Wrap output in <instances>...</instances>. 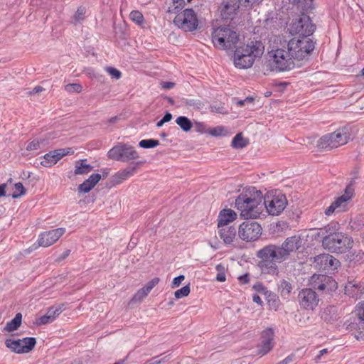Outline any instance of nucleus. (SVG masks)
Wrapping results in <instances>:
<instances>
[{
    "label": "nucleus",
    "instance_id": "1",
    "mask_svg": "<svg viewBox=\"0 0 364 364\" xmlns=\"http://www.w3.org/2000/svg\"><path fill=\"white\" fill-rule=\"evenodd\" d=\"M262 64L267 72L282 73L295 67V61L307 59L314 49L313 41L296 40L284 35L272 36Z\"/></svg>",
    "mask_w": 364,
    "mask_h": 364
},
{
    "label": "nucleus",
    "instance_id": "2",
    "mask_svg": "<svg viewBox=\"0 0 364 364\" xmlns=\"http://www.w3.org/2000/svg\"><path fill=\"white\" fill-rule=\"evenodd\" d=\"M302 245L299 235L287 237L281 245H268L257 252V257L259 259L258 267L263 274L277 275L279 269L277 263L288 259Z\"/></svg>",
    "mask_w": 364,
    "mask_h": 364
},
{
    "label": "nucleus",
    "instance_id": "3",
    "mask_svg": "<svg viewBox=\"0 0 364 364\" xmlns=\"http://www.w3.org/2000/svg\"><path fill=\"white\" fill-rule=\"evenodd\" d=\"M235 206L245 219L259 217L264 210L262 192L252 188L242 193L235 200Z\"/></svg>",
    "mask_w": 364,
    "mask_h": 364
},
{
    "label": "nucleus",
    "instance_id": "4",
    "mask_svg": "<svg viewBox=\"0 0 364 364\" xmlns=\"http://www.w3.org/2000/svg\"><path fill=\"white\" fill-rule=\"evenodd\" d=\"M233 57L234 65L240 69L250 68L256 58H261L264 52V44L262 41L255 40L247 44L237 46Z\"/></svg>",
    "mask_w": 364,
    "mask_h": 364
},
{
    "label": "nucleus",
    "instance_id": "5",
    "mask_svg": "<svg viewBox=\"0 0 364 364\" xmlns=\"http://www.w3.org/2000/svg\"><path fill=\"white\" fill-rule=\"evenodd\" d=\"M326 235L323 237L322 246L333 253L342 254L353 247V240L341 232H331V228L326 230Z\"/></svg>",
    "mask_w": 364,
    "mask_h": 364
},
{
    "label": "nucleus",
    "instance_id": "6",
    "mask_svg": "<svg viewBox=\"0 0 364 364\" xmlns=\"http://www.w3.org/2000/svg\"><path fill=\"white\" fill-rule=\"evenodd\" d=\"M238 37L236 31L225 26L218 27L212 33V41L220 49L233 50L238 43Z\"/></svg>",
    "mask_w": 364,
    "mask_h": 364
},
{
    "label": "nucleus",
    "instance_id": "7",
    "mask_svg": "<svg viewBox=\"0 0 364 364\" xmlns=\"http://www.w3.org/2000/svg\"><path fill=\"white\" fill-rule=\"evenodd\" d=\"M349 133L345 129H338L333 133L326 134L317 141V147L322 150H331L348 143Z\"/></svg>",
    "mask_w": 364,
    "mask_h": 364
},
{
    "label": "nucleus",
    "instance_id": "8",
    "mask_svg": "<svg viewBox=\"0 0 364 364\" xmlns=\"http://www.w3.org/2000/svg\"><path fill=\"white\" fill-rule=\"evenodd\" d=\"M289 33L292 35H299V37H295L296 40H307L312 41L309 36L314 33L315 30L314 25L312 24L309 16L302 14L299 18L293 21L289 27Z\"/></svg>",
    "mask_w": 364,
    "mask_h": 364
},
{
    "label": "nucleus",
    "instance_id": "9",
    "mask_svg": "<svg viewBox=\"0 0 364 364\" xmlns=\"http://www.w3.org/2000/svg\"><path fill=\"white\" fill-rule=\"evenodd\" d=\"M354 195L353 183H350L345 188L344 193L338 197L324 211L326 216H331L334 213L344 212L348 209V205Z\"/></svg>",
    "mask_w": 364,
    "mask_h": 364
},
{
    "label": "nucleus",
    "instance_id": "10",
    "mask_svg": "<svg viewBox=\"0 0 364 364\" xmlns=\"http://www.w3.org/2000/svg\"><path fill=\"white\" fill-rule=\"evenodd\" d=\"M109 159L119 161H129L138 159L139 154L135 149L127 144L119 143L107 153Z\"/></svg>",
    "mask_w": 364,
    "mask_h": 364
},
{
    "label": "nucleus",
    "instance_id": "11",
    "mask_svg": "<svg viewBox=\"0 0 364 364\" xmlns=\"http://www.w3.org/2000/svg\"><path fill=\"white\" fill-rule=\"evenodd\" d=\"M173 23L180 29L186 32L195 31L198 25L196 14L191 9H185L183 12L178 14L173 20Z\"/></svg>",
    "mask_w": 364,
    "mask_h": 364
},
{
    "label": "nucleus",
    "instance_id": "12",
    "mask_svg": "<svg viewBox=\"0 0 364 364\" xmlns=\"http://www.w3.org/2000/svg\"><path fill=\"white\" fill-rule=\"evenodd\" d=\"M264 208L272 215H279L286 208L287 199L282 193L270 195L263 198Z\"/></svg>",
    "mask_w": 364,
    "mask_h": 364
},
{
    "label": "nucleus",
    "instance_id": "13",
    "mask_svg": "<svg viewBox=\"0 0 364 364\" xmlns=\"http://www.w3.org/2000/svg\"><path fill=\"white\" fill-rule=\"evenodd\" d=\"M262 232L261 225L257 222L245 221L241 223L238 229V235L245 242L258 240Z\"/></svg>",
    "mask_w": 364,
    "mask_h": 364
},
{
    "label": "nucleus",
    "instance_id": "14",
    "mask_svg": "<svg viewBox=\"0 0 364 364\" xmlns=\"http://www.w3.org/2000/svg\"><path fill=\"white\" fill-rule=\"evenodd\" d=\"M356 321L350 323L346 327V329L355 330V338L358 341H364V301L360 302L356 307Z\"/></svg>",
    "mask_w": 364,
    "mask_h": 364
},
{
    "label": "nucleus",
    "instance_id": "15",
    "mask_svg": "<svg viewBox=\"0 0 364 364\" xmlns=\"http://www.w3.org/2000/svg\"><path fill=\"white\" fill-rule=\"evenodd\" d=\"M298 299L300 306L305 309L313 310L318 303V295L311 289H304L300 291Z\"/></svg>",
    "mask_w": 364,
    "mask_h": 364
},
{
    "label": "nucleus",
    "instance_id": "16",
    "mask_svg": "<svg viewBox=\"0 0 364 364\" xmlns=\"http://www.w3.org/2000/svg\"><path fill=\"white\" fill-rule=\"evenodd\" d=\"M65 229L63 228L42 232L38 239V246L48 247L57 242L65 233Z\"/></svg>",
    "mask_w": 364,
    "mask_h": 364
},
{
    "label": "nucleus",
    "instance_id": "17",
    "mask_svg": "<svg viewBox=\"0 0 364 364\" xmlns=\"http://www.w3.org/2000/svg\"><path fill=\"white\" fill-rule=\"evenodd\" d=\"M240 6L239 0H223L219 8L222 18L223 19H232Z\"/></svg>",
    "mask_w": 364,
    "mask_h": 364
},
{
    "label": "nucleus",
    "instance_id": "18",
    "mask_svg": "<svg viewBox=\"0 0 364 364\" xmlns=\"http://www.w3.org/2000/svg\"><path fill=\"white\" fill-rule=\"evenodd\" d=\"M63 310H65L64 304H60L59 306L55 309H54V307L49 308L45 315L41 316L36 320V325H46L53 322L56 318V317H58L63 312Z\"/></svg>",
    "mask_w": 364,
    "mask_h": 364
},
{
    "label": "nucleus",
    "instance_id": "19",
    "mask_svg": "<svg viewBox=\"0 0 364 364\" xmlns=\"http://www.w3.org/2000/svg\"><path fill=\"white\" fill-rule=\"evenodd\" d=\"M274 331L272 328H267L262 333V343L259 353L264 355L269 352L273 348Z\"/></svg>",
    "mask_w": 364,
    "mask_h": 364
},
{
    "label": "nucleus",
    "instance_id": "20",
    "mask_svg": "<svg viewBox=\"0 0 364 364\" xmlns=\"http://www.w3.org/2000/svg\"><path fill=\"white\" fill-rule=\"evenodd\" d=\"M345 294L355 299L364 294V284L355 281L349 282L345 287Z\"/></svg>",
    "mask_w": 364,
    "mask_h": 364
},
{
    "label": "nucleus",
    "instance_id": "21",
    "mask_svg": "<svg viewBox=\"0 0 364 364\" xmlns=\"http://www.w3.org/2000/svg\"><path fill=\"white\" fill-rule=\"evenodd\" d=\"M218 235L225 245H231L237 236V230L234 226L218 228Z\"/></svg>",
    "mask_w": 364,
    "mask_h": 364
},
{
    "label": "nucleus",
    "instance_id": "22",
    "mask_svg": "<svg viewBox=\"0 0 364 364\" xmlns=\"http://www.w3.org/2000/svg\"><path fill=\"white\" fill-rule=\"evenodd\" d=\"M321 319L327 323H333L340 318V313L335 306H328L321 312Z\"/></svg>",
    "mask_w": 364,
    "mask_h": 364
},
{
    "label": "nucleus",
    "instance_id": "23",
    "mask_svg": "<svg viewBox=\"0 0 364 364\" xmlns=\"http://www.w3.org/2000/svg\"><path fill=\"white\" fill-rule=\"evenodd\" d=\"M236 213L232 209H223L220 210L218 217V228L229 227L228 224L236 218Z\"/></svg>",
    "mask_w": 364,
    "mask_h": 364
},
{
    "label": "nucleus",
    "instance_id": "24",
    "mask_svg": "<svg viewBox=\"0 0 364 364\" xmlns=\"http://www.w3.org/2000/svg\"><path fill=\"white\" fill-rule=\"evenodd\" d=\"M101 179L99 173L92 174L88 179L85 180L78 186L79 192L86 193L90 191Z\"/></svg>",
    "mask_w": 364,
    "mask_h": 364
},
{
    "label": "nucleus",
    "instance_id": "25",
    "mask_svg": "<svg viewBox=\"0 0 364 364\" xmlns=\"http://www.w3.org/2000/svg\"><path fill=\"white\" fill-rule=\"evenodd\" d=\"M136 167H129L122 171H118L112 176V183L114 185L122 183L124 181L128 178L130 176L133 175Z\"/></svg>",
    "mask_w": 364,
    "mask_h": 364
},
{
    "label": "nucleus",
    "instance_id": "26",
    "mask_svg": "<svg viewBox=\"0 0 364 364\" xmlns=\"http://www.w3.org/2000/svg\"><path fill=\"white\" fill-rule=\"evenodd\" d=\"M87 159H81L75 161V175H82L87 174L90 173L93 167L86 164Z\"/></svg>",
    "mask_w": 364,
    "mask_h": 364
},
{
    "label": "nucleus",
    "instance_id": "27",
    "mask_svg": "<svg viewBox=\"0 0 364 364\" xmlns=\"http://www.w3.org/2000/svg\"><path fill=\"white\" fill-rule=\"evenodd\" d=\"M87 9L85 6H80L73 14L70 23L74 26L81 23L86 18Z\"/></svg>",
    "mask_w": 364,
    "mask_h": 364
},
{
    "label": "nucleus",
    "instance_id": "28",
    "mask_svg": "<svg viewBox=\"0 0 364 364\" xmlns=\"http://www.w3.org/2000/svg\"><path fill=\"white\" fill-rule=\"evenodd\" d=\"M21 321L22 314L21 313H18L11 321L6 323V326L4 328V331L12 332L17 330L20 327Z\"/></svg>",
    "mask_w": 364,
    "mask_h": 364
},
{
    "label": "nucleus",
    "instance_id": "29",
    "mask_svg": "<svg viewBox=\"0 0 364 364\" xmlns=\"http://www.w3.org/2000/svg\"><path fill=\"white\" fill-rule=\"evenodd\" d=\"M327 254H321L313 258V266L314 268L319 270L326 271L327 270Z\"/></svg>",
    "mask_w": 364,
    "mask_h": 364
},
{
    "label": "nucleus",
    "instance_id": "30",
    "mask_svg": "<svg viewBox=\"0 0 364 364\" xmlns=\"http://www.w3.org/2000/svg\"><path fill=\"white\" fill-rule=\"evenodd\" d=\"M5 345L7 348H10L13 352H15L18 354L25 353L24 351L21 350H23V346H21V339H6L5 341Z\"/></svg>",
    "mask_w": 364,
    "mask_h": 364
},
{
    "label": "nucleus",
    "instance_id": "31",
    "mask_svg": "<svg viewBox=\"0 0 364 364\" xmlns=\"http://www.w3.org/2000/svg\"><path fill=\"white\" fill-rule=\"evenodd\" d=\"M176 123L180 127V128L186 132H189L193 124L192 122L185 116H180L176 119Z\"/></svg>",
    "mask_w": 364,
    "mask_h": 364
},
{
    "label": "nucleus",
    "instance_id": "32",
    "mask_svg": "<svg viewBox=\"0 0 364 364\" xmlns=\"http://www.w3.org/2000/svg\"><path fill=\"white\" fill-rule=\"evenodd\" d=\"M248 143V139L244 138L242 133H238L233 138L231 146L235 149H242L245 147Z\"/></svg>",
    "mask_w": 364,
    "mask_h": 364
},
{
    "label": "nucleus",
    "instance_id": "33",
    "mask_svg": "<svg viewBox=\"0 0 364 364\" xmlns=\"http://www.w3.org/2000/svg\"><path fill=\"white\" fill-rule=\"evenodd\" d=\"M21 346H23L22 350L24 351L25 353H27L34 348L36 344V340L35 338L33 337H27L21 339Z\"/></svg>",
    "mask_w": 364,
    "mask_h": 364
},
{
    "label": "nucleus",
    "instance_id": "34",
    "mask_svg": "<svg viewBox=\"0 0 364 364\" xmlns=\"http://www.w3.org/2000/svg\"><path fill=\"white\" fill-rule=\"evenodd\" d=\"M349 226L353 230L359 231L364 226V218L362 215H356L349 222Z\"/></svg>",
    "mask_w": 364,
    "mask_h": 364
},
{
    "label": "nucleus",
    "instance_id": "35",
    "mask_svg": "<svg viewBox=\"0 0 364 364\" xmlns=\"http://www.w3.org/2000/svg\"><path fill=\"white\" fill-rule=\"evenodd\" d=\"M54 154L52 153V151H49L48 153L46 154L43 159V160L41 161V164L44 167H50L55 164H57L58 161L55 156H53Z\"/></svg>",
    "mask_w": 364,
    "mask_h": 364
},
{
    "label": "nucleus",
    "instance_id": "36",
    "mask_svg": "<svg viewBox=\"0 0 364 364\" xmlns=\"http://www.w3.org/2000/svg\"><path fill=\"white\" fill-rule=\"evenodd\" d=\"M48 138L36 139L28 143L26 146L27 151H34L40 149L42 144H46Z\"/></svg>",
    "mask_w": 364,
    "mask_h": 364
},
{
    "label": "nucleus",
    "instance_id": "37",
    "mask_svg": "<svg viewBox=\"0 0 364 364\" xmlns=\"http://www.w3.org/2000/svg\"><path fill=\"white\" fill-rule=\"evenodd\" d=\"M327 271H333L340 265V262L332 255H326Z\"/></svg>",
    "mask_w": 364,
    "mask_h": 364
},
{
    "label": "nucleus",
    "instance_id": "38",
    "mask_svg": "<svg viewBox=\"0 0 364 364\" xmlns=\"http://www.w3.org/2000/svg\"><path fill=\"white\" fill-rule=\"evenodd\" d=\"M52 153L54 154L53 156H55L57 161H58L60 160L63 156L73 154L74 151L72 150L71 148H65V149H58L52 151Z\"/></svg>",
    "mask_w": 364,
    "mask_h": 364
},
{
    "label": "nucleus",
    "instance_id": "39",
    "mask_svg": "<svg viewBox=\"0 0 364 364\" xmlns=\"http://www.w3.org/2000/svg\"><path fill=\"white\" fill-rule=\"evenodd\" d=\"M184 0H173V6L168 8V12L177 14L185 6Z\"/></svg>",
    "mask_w": 364,
    "mask_h": 364
},
{
    "label": "nucleus",
    "instance_id": "40",
    "mask_svg": "<svg viewBox=\"0 0 364 364\" xmlns=\"http://www.w3.org/2000/svg\"><path fill=\"white\" fill-rule=\"evenodd\" d=\"M279 288L282 295H288L292 289V286L290 282L285 279L280 281Z\"/></svg>",
    "mask_w": 364,
    "mask_h": 364
},
{
    "label": "nucleus",
    "instance_id": "41",
    "mask_svg": "<svg viewBox=\"0 0 364 364\" xmlns=\"http://www.w3.org/2000/svg\"><path fill=\"white\" fill-rule=\"evenodd\" d=\"M317 279H321V284L317 285V289L319 290H325L327 288L326 284L328 282L336 284V282L332 280L331 277L326 275H318Z\"/></svg>",
    "mask_w": 364,
    "mask_h": 364
},
{
    "label": "nucleus",
    "instance_id": "42",
    "mask_svg": "<svg viewBox=\"0 0 364 364\" xmlns=\"http://www.w3.org/2000/svg\"><path fill=\"white\" fill-rule=\"evenodd\" d=\"M14 188L16 191L12 193L13 198H18L26 194V189L21 183H15Z\"/></svg>",
    "mask_w": 364,
    "mask_h": 364
},
{
    "label": "nucleus",
    "instance_id": "43",
    "mask_svg": "<svg viewBox=\"0 0 364 364\" xmlns=\"http://www.w3.org/2000/svg\"><path fill=\"white\" fill-rule=\"evenodd\" d=\"M208 134L213 136H225L228 134L227 129L222 126H218L213 128H209Z\"/></svg>",
    "mask_w": 364,
    "mask_h": 364
},
{
    "label": "nucleus",
    "instance_id": "44",
    "mask_svg": "<svg viewBox=\"0 0 364 364\" xmlns=\"http://www.w3.org/2000/svg\"><path fill=\"white\" fill-rule=\"evenodd\" d=\"M149 292L143 287L140 289L133 296L131 303L141 302L147 295Z\"/></svg>",
    "mask_w": 364,
    "mask_h": 364
},
{
    "label": "nucleus",
    "instance_id": "45",
    "mask_svg": "<svg viewBox=\"0 0 364 364\" xmlns=\"http://www.w3.org/2000/svg\"><path fill=\"white\" fill-rule=\"evenodd\" d=\"M159 144V141L156 139H143L139 141V146L145 149L154 148Z\"/></svg>",
    "mask_w": 364,
    "mask_h": 364
},
{
    "label": "nucleus",
    "instance_id": "46",
    "mask_svg": "<svg viewBox=\"0 0 364 364\" xmlns=\"http://www.w3.org/2000/svg\"><path fill=\"white\" fill-rule=\"evenodd\" d=\"M191 292L190 284L183 287L181 289L175 291L174 296L176 299H179L182 297L187 296Z\"/></svg>",
    "mask_w": 364,
    "mask_h": 364
},
{
    "label": "nucleus",
    "instance_id": "47",
    "mask_svg": "<svg viewBox=\"0 0 364 364\" xmlns=\"http://www.w3.org/2000/svg\"><path fill=\"white\" fill-rule=\"evenodd\" d=\"M215 269L218 272L216 279L218 282H225L226 280L225 267L223 264H219L216 266Z\"/></svg>",
    "mask_w": 364,
    "mask_h": 364
},
{
    "label": "nucleus",
    "instance_id": "48",
    "mask_svg": "<svg viewBox=\"0 0 364 364\" xmlns=\"http://www.w3.org/2000/svg\"><path fill=\"white\" fill-rule=\"evenodd\" d=\"M82 87L78 83H70L65 86V90L68 92H76L80 93L82 92Z\"/></svg>",
    "mask_w": 364,
    "mask_h": 364
},
{
    "label": "nucleus",
    "instance_id": "49",
    "mask_svg": "<svg viewBox=\"0 0 364 364\" xmlns=\"http://www.w3.org/2000/svg\"><path fill=\"white\" fill-rule=\"evenodd\" d=\"M129 16L132 21L136 22L139 25L141 24L144 21V16L139 11H132L130 13Z\"/></svg>",
    "mask_w": 364,
    "mask_h": 364
},
{
    "label": "nucleus",
    "instance_id": "50",
    "mask_svg": "<svg viewBox=\"0 0 364 364\" xmlns=\"http://www.w3.org/2000/svg\"><path fill=\"white\" fill-rule=\"evenodd\" d=\"M194 127L197 132L200 134H208L209 128L205 123L201 122H195Z\"/></svg>",
    "mask_w": 364,
    "mask_h": 364
},
{
    "label": "nucleus",
    "instance_id": "51",
    "mask_svg": "<svg viewBox=\"0 0 364 364\" xmlns=\"http://www.w3.org/2000/svg\"><path fill=\"white\" fill-rule=\"evenodd\" d=\"M260 0H239L240 6L246 9H251L259 3Z\"/></svg>",
    "mask_w": 364,
    "mask_h": 364
},
{
    "label": "nucleus",
    "instance_id": "52",
    "mask_svg": "<svg viewBox=\"0 0 364 364\" xmlns=\"http://www.w3.org/2000/svg\"><path fill=\"white\" fill-rule=\"evenodd\" d=\"M168 360V356L159 359V356L154 357L146 360L144 364H161Z\"/></svg>",
    "mask_w": 364,
    "mask_h": 364
},
{
    "label": "nucleus",
    "instance_id": "53",
    "mask_svg": "<svg viewBox=\"0 0 364 364\" xmlns=\"http://www.w3.org/2000/svg\"><path fill=\"white\" fill-rule=\"evenodd\" d=\"M107 73L113 77L117 80L119 79L121 77V72L116 68L108 67L107 68Z\"/></svg>",
    "mask_w": 364,
    "mask_h": 364
},
{
    "label": "nucleus",
    "instance_id": "54",
    "mask_svg": "<svg viewBox=\"0 0 364 364\" xmlns=\"http://www.w3.org/2000/svg\"><path fill=\"white\" fill-rule=\"evenodd\" d=\"M159 282V278L156 277L149 281L144 288L149 293L151 291V290Z\"/></svg>",
    "mask_w": 364,
    "mask_h": 364
},
{
    "label": "nucleus",
    "instance_id": "55",
    "mask_svg": "<svg viewBox=\"0 0 364 364\" xmlns=\"http://www.w3.org/2000/svg\"><path fill=\"white\" fill-rule=\"evenodd\" d=\"M185 279L184 275H180L173 279L171 283V288L174 289L180 286L181 282Z\"/></svg>",
    "mask_w": 364,
    "mask_h": 364
},
{
    "label": "nucleus",
    "instance_id": "56",
    "mask_svg": "<svg viewBox=\"0 0 364 364\" xmlns=\"http://www.w3.org/2000/svg\"><path fill=\"white\" fill-rule=\"evenodd\" d=\"M161 87L164 90L172 89L175 87L176 84L172 82H161L160 83Z\"/></svg>",
    "mask_w": 364,
    "mask_h": 364
},
{
    "label": "nucleus",
    "instance_id": "57",
    "mask_svg": "<svg viewBox=\"0 0 364 364\" xmlns=\"http://www.w3.org/2000/svg\"><path fill=\"white\" fill-rule=\"evenodd\" d=\"M312 1L313 0H292V2L294 4H299V5H301V6H309V5L312 3Z\"/></svg>",
    "mask_w": 364,
    "mask_h": 364
},
{
    "label": "nucleus",
    "instance_id": "58",
    "mask_svg": "<svg viewBox=\"0 0 364 364\" xmlns=\"http://www.w3.org/2000/svg\"><path fill=\"white\" fill-rule=\"evenodd\" d=\"M210 111L217 113L225 114L226 112L224 111V108L223 107H216L215 105L210 106Z\"/></svg>",
    "mask_w": 364,
    "mask_h": 364
},
{
    "label": "nucleus",
    "instance_id": "59",
    "mask_svg": "<svg viewBox=\"0 0 364 364\" xmlns=\"http://www.w3.org/2000/svg\"><path fill=\"white\" fill-rule=\"evenodd\" d=\"M238 279L240 280V283L247 284L250 281V274H245L244 275L239 277Z\"/></svg>",
    "mask_w": 364,
    "mask_h": 364
},
{
    "label": "nucleus",
    "instance_id": "60",
    "mask_svg": "<svg viewBox=\"0 0 364 364\" xmlns=\"http://www.w3.org/2000/svg\"><path fill=\"white\" fill-rule=\"evenodd\" d=\"M70 250H65V252H64L61 255H60V256L57 258L56 261H57V262H60V261H62V260L65 259L67 257H68V255H70Z\"/></svg>",
    "mask_w": 364,
    "mask_h": 364
},
{
    "label": "nucleus",
    "instance_id": "61",
    "mask_svg": "<svg viewBox=\"0 0 364 364\" xmlns=\"http://www.w3.org/2000/svg\"><path fill=\"white\" fill-rule=\"evenodd\" d=\"M294 355H289L285 358L284 360H281L280 362L277 363V364H289L291 362L293 361Z\"/></svg>",
    "mask_w": 364,
    "mask_h": 364
},
{
    "label": "nucleus",
    "instance_id": "62",
    "mask_svg": "<svg viewBox=\"0 0 364 364\" xmlns=\"http://www.w3.org/2000/svg\"><path fill=\"white\" fill-rule=\"evenodd\" d=\"M44 90L45 89L41 86H36L33 89V90L30 92V94L31 95L37 94V93L43 92Z\"/></svg>",
    "mask_w": 364,
    "mask_h": 364
},
{
    "label": "nucleus",
    "instance_id": "63",
    "mask_svg": "<svg viewBox=\"0 0 364 364\" xmlns=\"http://www.w3.org/2000/svg\"><path fill=\"white\" fill-rule=\"evenodd\" d=\"M6 183H3L0 185V198L6 196Z\"/></svg>",
    "mask_w": 364,
    "mask_h": 364
},
{
    "label": "nucleus",
    "instance_id": "64",
    "mask_svg": "<svg viewBox=\"0 0 364 364\" xmlns=\"http://www.w3.org/2000/svg\"><path fill=\"white\" fill-rule=\"evenodd\" d=\"M252 300L254 302L257 303V304L259 305H262V301L260 298V296L258 295V294H254L253 296H252Z\"/></svg>",
    "mask_w": 364,
    "mask_h": 364
}]
</instances>
